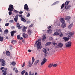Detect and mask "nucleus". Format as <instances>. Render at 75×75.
<instances>
[{
	"instance_id": "36",
	"label": "nucleus",
	"mask_w": 75,
	"mask_h": 75,
	"mask_svg": "<svg viewBox=\"0 0 75 75\" xmlns=\"http://www.w3.org/2000/svg\"><path fill=\"white\" fill-rule=\"evenodd\" d=\"M51 42H47V43L45 45H46V46H48V45H50V44H51Z\"/></svg>"
},
{
	"instance_id": "21",
	"label": "nucleus",
	"mask_w": 75,
	"mask_h": 75,
	"mask_svg": "<svg viewBox=\"0 0 75 75\" xmlns=\"http://www.w3.org/2000/svg\"><path fill=\"white\" fill-rule=\"evenodd\" d=\"M71 6L70 5L66 6L65 7V8L66 10H68V9L70 8H71Z\"/></svg>"
},
{
	"instance_id": "30",
	"label": "nucleus",
	"mask_w": 75,
	"mask_h": 75,
	"mask_svg": "<svg viewBox=\"0 0 75 75\" xmlns=\"http://www.w3.org/2000/svg\"><path fill=\"white\" fill-rule=\"evenodd\" d=\"M16 42H17V41H16V40H13V41L11 42V43H12V44H16Z\"/></svg>"
},
{
	"instance_id": "46",
	"label": "nucleus",
	"mask_w": 75,
	"mask_h": 75,
	"mask_svg": "<svg viewBox=\"0 0 75 75\" xmlns=\"http://www.w3.org/2000/svg\"><path fill=\"white\" fill-rule=\"evenodd\" d=\"M20 35H18L17 36V39H20Z\"/></svg>"
},
{
	"instance_id": "42",
	"label": "nucleus",
	"mask_w": 75,
	"mask_h": 75,
	"mask_svg": "<svg viewBox=\"0 0 75 75\" xmlns=\"http://www.w3.org/2000/svg\"><path fill=\"white\" fill-rule=\"evenodd\" d=\"M7 74V71H4L3 75H6Z\"/></svg>"
},
{
	"instance_id": "27",
	"label": "nucleus",
	"mask_w": 75,
	"mask_h": 75,
	"mask_svg": "<svg viewBox=\"0 0 75 75\" xmlns=\"http://www.w3.org/2000/svg\"><path fill=\"white\" fill-rule=\"evenodd\" d=\"M69 2H70L69 1H67L65 3L64 5H65V6H67V5H68V4L69 3Z\"/></svg>"
},
{
	"instance_id": "1",
	"label": "nucleus",
	"mask_w": 75,
	"mask_h": 75,
	"mask_svg": "<svg viewBox=\"0 0 75 75\" xmlns=\"http://www.w3.org/2000/svg\"><path fill=\"white\" fill-rule=\"evenodd\" d=\"M75 34V32L74 31L71 32V33L70 31H68L67 33V34L69 37H70V38L72 37V36H73L74 34Z\"/></svg>"
},
{
	"instance_id": "11",
	"label": "nucleus",
	"mask_w": 75,
	"mask_h": 75,
	"mask_svg": "<svg viewBox=\"0 0 75 75\" xmlns=\"http://www.w3.org/2000/svg\"><path fill=\"white\" fill-rule=\"evenodd\" d=\"M28 34L29 35H31V34H33V33L32 32V31L30 29L28 30Z\"/></svg>"
},
{
	"instance_id": "19",
	"label": "nucleus",
	"mask_w": 75,
	"mask_h": 75,
	"mask_svg": "<svg viewBox=\"0 0 75 75\" xmlns=\"http://www.w3.org/2000/svg\"><path fill=\"white\" fill-rule=\"evenodd\" d=\"M66 24L65 23H62L61 26L62 28H65V27H66Z\"/></svg>"
},
{
	"instance_id": "3",
	"label": "nucleus",
	"mask_w": 75,
	"mask_h": 75,
	"mask_svg": "<svg viewBox=\"0 0 75 75\" xmlns=\"http://www.w3.org/2000/svg\"><path fill=\"white\" fill-rule=\"evenodd\" d=\"M38 41H39V40H38L36 42L35 44H37H37L38 48V49H40V48H41V42H40Z\"/></svg>"
},
{
	"instance_id": "61",
	"label": "nucleus",
	"mask_w": 75,
	"mask_h": 75,
	"mask_svg": "<svg viewBox=\"0 0 75 75\" xmlns=\"http://www.w3.org/2000/svg\"><path fill=\"white\" fill-rule=\"evenodd\" d=\"M23 38L22 37H21L19 38V39L20 40H23Z\"/></svg>"
},
{
	"instance_id": "45",
	"label": "nucleus",
	"mask_w": 75,
	"mask_h": 75,
	"mask_svg": "<svg viewBox=\"0 0 75 75\" xmlns=\"http://www.w3.org/2000/svg\"><path fill=\"white\" fill-rule=\"evenodd\" d=\"M52 44H53V45H57V43H56L55 42H52Z\"/></svg>"
},
{
	"instance_id": "50",
	"label": "nucleus",
	"mask_w": 75,
	"mask_h": 75,
	"mask_svg": "<svg viewBox=\"0 0 75 75\" xmlns=\"http://www.w3.org/2000/svg\"><path fill=\"white\" fill-rule=\"evenodd\" d=\"M28 14L27 15V16L28 17H30V14L29 13H28Z\"/></svg>"
},
{
	"instance_id": "48",
	"label": "nucleus",
	"mask_w": 75,
	"mask_h": 75,
	"mask_svg": "<svg viewBox=\"0 0 75 75\" xmlns=\"http://www.w3.org/2000/svg\"><path fill=\"white\" fill-rule=\"evenodd\" d=\"M49 40H53V38H52V37H49Z\"/></svg>"
},
{
	"instance_id": "51",
	"label": "nucleus",
	"mask_w": 75,
	"mask_h": 75,
	"mask_svg": "<svg viewBox=\"0 0 75 75\" xmlns=\"http://www.w3.org/2000/svg\"><path fill=\"white\" fill-rule=\"evenodd\" d=\"M19 16L20 17H21V18H23V15H19Z\"/></svg>"
},
{
	"instance_id": "38",
	"label": "nucleus",
	"mask_w": 75,
	"mask_h": 75,
	"mask_svg": "<svg viewBox=\"0 0 75 75\" xmlns=\"http://www.w3.org/2000/svg\"><path fill=\"white\" fill-rule=\"evenodd\" d=\"M64 6L65 4H63L61 7V9H62V8H64Z\"/></svg>"
},
{
	"instance_id": "9",
	"label": "nucleus",
	"mask_w": 75,
	"mask_h": 75,
	"mask_svg": "<svg viewBox=\"0 0 75 75\" xmlns=\"http://www.w3.org/2000/svg\"><path fill=\"white\" fill-rule=\"evenodd\" d=\"M23 37L24 38H28V36L25 33H23Z\"/></svg>"
},
{
	"instance_id": "32",
	"label": "nucleus",
	"mask_w": 75,
	"mask_h": 75,
	"mask_svg": "<svg viewBox=\"0 0 75 75\" xmlns=\"http://www.w3.org/2000/svg\"><path fill=\"white\" fill-rule=\"evenodd\" d=\"M21 21H23V22H26V20L24 18H21Z\"/></svg>"
},
{
	"instance_id": "12",
	"label": "nucleus",
	"mask_w": 75,
	"mask_h": 75,
	"mask_svg": "<svg viewBox=\"0 0 75 75\" xmlns=\"http://www.w3.org/2000/svg\"><path fill=\"white\" fill-rule=\"evenodd\" d=\"M60 21L62 24L65 23V20L63 18L60 19Z\"/></svg>"
},
{
	"instance_id": "34",
	"label": "nucleus",
	"mask_w": 75,
	"mask_h": 75,
	"mask_svg": "<svg viewBox=\"0 0 75 75\" xmlns=\"http://www.w3.org/2000/svg\"><path fill=\"white\" fill-rule=\"evenodd\" d=\"M46 39V37H45V36H44L43 38H42V41H44Z\"/></svg>"
},
{
	"instance_id": "29",
	"label": "nucleus",
	"mask_w": 75,
	"mask_h": 75,
	"mask_svg": "<svg viewBox=\"0 0 75 75\" xmlns=\"http://www.w3.org/2000/svg\"><path fill=\"white\" fill-rule=\"evenodd\" d=\"M53 66V64L51 63L48 66V68H51Z\"/></svg>"
},
{
	"instance_id": "59",
	"label": "nucleus",
	"mask_w": 75,
	"mask_h": 75,
	"mask_svg": "<svg viewBox=\"0 0 75 75\" xmlns=\"http://www.w3.org/2000/svg\"><path fill=\"white\" fill-rule=\"evenodd\" d=\"M32 65V64L30 63V64H29V66L30 67H31Z\"/></svg>"
},
{
	"instance_id": "33",
	"label": "nucleus",
	"mask_w": 75,
	"mask_h": 75,
	"mask_svg": "<svg viewBox=\"0 0 75 75\" xmlns=\"http://www.w3.org/2000/svg\"><path fill=\"white\" fill-rule=\"evenodd\" d=\"M4 34H7V33H8V30L7 29L5 30L4 31Z\"/></svg>"
},
{
	"instance_id": "7",
	"label": "nucleus",
	"mask_w": 75,
	"mask_h": 75,
	"mask_svg": "<svg viewBox=\"0 0 75 75\" xmlns=\"http://www.w3.org/2000/svg\"><path fill=\"white\" fill-rule=\"evenodd\" d=\"M16 30H13L11 32V35L12 37H14V34L16 33Z\"/></svg>"
},
{
	"instance_id": "26",
	"label": "nucleus",
	"mask_w": 75,
	"mask_h": 75,
	"mask_svg": "<svg viewBox=\"0 0 75 75\" xmlns=\"http://www.w3.org/2000/svg\"><path fill=\"white\" fill-rule=\"evenodd\" d=\"M43 51L45 53V54H47V50H46V49L45 48H43Z\"/></svg>"
},
{
	"instance_id": "56",
	"label": "nucleus",
	"mask_w": 75,
	"mask_h": 75,
	"mask_svg": "<svg viewBox=\"0 0 75 75\" xmlns=\"http://www.w3.org/2000/svg\"><path fill=\"white\" fill-rule=\"evenodd\" d=\"M28 52H30L32 51L31 50H28Z\"/></svg>"
},
{
	"instance_id": "60",
	"label": "nucleus",
	"mask_w": 75,
	"mask_h": 75,
	"mask_svg": "<svg viewBox=\"0 0 75 75\" xmlns=\"http://www.w3.org/2000/svg\"><path fill=\"white\" fill-rule=\"evenodd\" d=\"M52 27L51 26H50L48 28V29H50V28H51Z\"/></svg>"
},
{
	"instance_id": "40",
	"label": "nucleus",
	"mask_w": 75,
	"mask_h": 75,
	"mask_svg": "<svg viewBox=\"0 0 75 75\" xmlns=\"http://www.w3.org/2000/svg\"><path fill=\"white\" fill-rule=\"evenodd\" d=\"M10 24V23H6L5 24V26H6V27H7V26H8V25H9Z\"/></svg>"
},
{
	"instance_id": "63",
	"label": "nucleus",
	"mask_w": 75,
	"mask_h": 75,
	"mask_svg": "<svg viewBox=\"0 0 75 75\" xmlns=\"http://www.w3.org/2000/svg\"><path fill=\"white\" fill-rule=\"evenodd\" d=\"M4 69V67H2L0 68L1 70H2V69Z\"/></svg>"
},
{
	"instance_id": "64",
	"label": "nucleus",
	"mask_w": 75,
	"mask_h": 75,
	"mask_svg": "<svg viewBox=\"0 0 75 75\" xmlns=\"http://www.w3.org/2000/svg\"><path fill=\"white\" fill-rule=\"evenodd\" d=\"M2 31V30H1V28H0V32H1V33Z\"/></svg>"
},
{
	"instance_id": "17",
	"label": "nucleus",
	"mask_w": 75,
	"mask_h": 75,
	"mask_svg": "<svg viewBox=\"0 0 75 75\" xmlns=\"http://www.w3.org/2000/svg\"><path fill=\"white\" fill-rule=\"evenodd\" d=\"M1 66H5V65H6L5 61L4 60V61L1 62Z\"/></svg>"
},
{
	"instance_id": "53",
	"label": "nucleus",
	"mask_w": 75,
	"mask_h": 75,
	"mask_svg": "<svg viewBox=\"0 0 75 75\" xmlns=\"http://www.w3.org/2000/svg\"><path fill=\"white\" fill-rule=\"evenodd\" d=\"M9 22H10V23H13V21L12 20H10Z\"/></svg>"
},
{
	"instance_id": "8",
	"label": "nucleus",
	"mask_w": 75,
	"mask_h": 75,
	"mask_svg": "<svg viewBox=\"0 0 75 75\" xmlns=\"http://www.w3.org/2000/svg\"><path fill=\"white\" fill-rule=\"evenodd\" d=\"M47 59L45 58L44 59L43 61L41 63V65H44L47 62Z\"/></svg>"
},
{
	"instance_id": "13",
	"label": "nucleus",
	"mask_w": 75,
	"mask_h": 75,
	"mask_svg": "<svg viewBox=\"0 0 75 75\" xmlns=\"http://www.w3.org/2000/svg\"><path fill=\"white\" fill-rule=\"evenodd\" d=\"M65 20H68V21H69V20L71 19V17L67 16H66L65 18Z\"/></svg>"
},
{
	"instance_id": "6",
	"label": "nucleus",
	"mask_w": 75,
	"mask_h": 75,
	"mask_svg": "<svg viewBox=\"0 0 75 75\" xmlns=\"http://www.w3.org/2000/svg\"><path fill=\"white\" fill-rule=\"evenodd\" d=\"M71 42H68L66 44V47H71Z\"/></svg>"
},
{
	"instance_id": "57",
	"label": "nucleus",
	"mask_w": 75,
	"mask_h": 75,
	"mask_svg": "<svg viewBox=\"0 0 75 75\" xmlns=\"http://www.w3.org/2000/svg\"><path fill=\"white\" fill-rule=\"evenodd\" d=\"M32 74H31V72L30 71L29 73V75H32Z\"/></svg>"
},
{
	"instance_id": "5",
	"label": "nucleus",
	"mask_w": 75,
	"mask_h": 75,
	"mask_svg": "<svg viewBox=\"0 0 75 75\" xmlns=\"http://www.w3.org/2000/svg\"><path fill=\"white\" fill-rule=\"evenodd\" d=\"M19 15L18 14H17L14 18V20L15 22H17V20H18V17Z\"/></svg>"
},
{
	"instance_id": "22",
	"label": "nucleus",
	"mask_w": 75,
	"mask_h": 75,
	"mask_svg": "<svg viewBox=\"0 0 75 75\" xmlns=\"http://www.w3.org/2000/svg\"><path fill=\"white\" fill-rule=\"evenodd\" d=\"M73 25V23H71V24L69 25L68 26V28L69 29H71V27H72V26Z\"/></svg>"
},
{
	"instance_id": "47",
	"label": "nucleus",
	"mask_w": 75,
	"mask_h": 75,
	"mask_svg": "<svg viewBox=\"0 0 75 75\" xmlns=\"http://www.w3.org/2000/svg\"><path fill=\"white\" fill-rule=\"evenodd\" d=\"M38 62H39V60H36L35 63V64H37V63H38Z\"/></svg>"
},
{
	"instance_id": "52",
	"label": "nucleus",
	"mask_w": 75,
	"mask_h": 75,
	"mask_svg": "<svg viewBox=\"0 0 75 75\" xmlns=\"http://www.w3.org/2000/svg\"><path fill=\"white\" fill-rule=\"evenodd\" d=\"M55 47L56 48H59V46H58V45L56 46Z\"/></svg>"
},
{
	"instance_id": "49",
	"label": "nucleus",
	"mask_w": 75,
	"mask_h": 75,
	"mask_svg": "<svg viewBox=\"0 0 75 75\" xmlns=\"http://www.w3.org/2000/svg\"><path fill=\"white\" fill-rule=\"evenodd\" d=\"M57 66V65L56 64H54L53 65V67H56Z\"/></svg>"
},
{
	"instance_id": "20",
	"label": "nucleus",
	"mask_w": 75,
	"mask_h": 75,
	"mask_svg": "<svg viewBox=\"0 0 75 75\" xmlns=\"http://www.w3.org/2000/svg\"><path fill=\"white\" fill-rule=\"evenodd\" d=\"M59 35H59V37H63V34H62V33L61 31H60L59 32Z\"/></svg>"
},
{
	"instance_id": "10",
	"label": "nucleus",
	"mask_w": 75,
	"mask_h": 75,
	"mask_svg": "<svg viewBox=\"0 0 75 75\" xmlns=\"http://www.w3.org/2000/svg\"><path fill=\"white\" fill-rule=\"evenodd\" d=\"M16 26L18 28V29H21V27H20V23H16Z\"/></svg>"
},
{
	"instance_id": "4",
	"label": "nucleus",
	"mask_w": 75,
	"mask_h": 75,
	"mask_svg": "<svg viewBox=\"0 0 75 75\" xmlns=\"http://www.w3.org/2000/svg\"><path fill=\"white\" fill-rule=\"evenodd\" d=\"M24 10L25 11H29V8H28V6L27 4H25L24 5Z\"/></svg>"
},
{
	"instance_id": "35",
	"label": "nucleus",
	"mask_w": 75,
	"mask_h": 75,
	"mask_svg": "<svg viewBox=\"0 0 75 75\" xmlns=\"http://www.w3.org/2000/svg\"><path fill=\"white\" fill-rule=\"evenodd\" d=\"M7 69L6 68H4L2 70V72H6V71H7Z\"/></svg>"
},
{
	"instance_id": "41",
	"label": "nucleus",
	"mask_w": 75,
	"mask_h": 75,
	"mask_svg": "<svg viewBox=\"0 0 75 75\" xmlns=\"http://www.w3.org/2000/svg\"><path fill=\"white\" fill-rule=\"evenodd\" d=\"M11 11H10L8 12V14L10 16H11V15L12 14V12H11Z\"/></svg>"
},
{
	"instance_id": "37",
	"label": "nucleus",
	"mask_w": 75,
	"mask_h": 75,
	"mask_svg": "<svg viewBox=\"0 0 75 75\" xmlns=\"http://www.w3.org/2000/svg\"><path fill=\"white\" fill-rule=\"evenodd\" d=\"M58 1H57L56 2H54L53 4H52V5L54 6V5H55V4H58Z\"/></svg>"
},
{
	"instance_id": "39",
	"label": "nucleus",
	"mask_w": 75,
	"mask_h": 75,
	"mask_svg": "<svg viewBox=\"0 0 75 75\" xmlns=\"http://www.w3.org/2000/svg\"><path fill=\"white\" fill-rule=\"evenodd\" d=\"M25 72V71L23 70L21 72V74L22 75H24V73Z\"/></svg>"
},
{
	"instance_id": "23",
	"label": "nucleus",
	"mask_w": 75,
	"mask_h": 75,
	"mask_svg": "<svg viewBox=\"0 0 75 75\" xmlns=\"http://www.w3.org/2000/svg\"><path fill=\"white\" fill-rule=\"evenodd\" d=\"M63 39H64V40L65 41H68L69 40V39H68V38L65 37H63Z\"/></svg>"
},
{
	"instance_id": "28",
	"label": "nucleus",
	"mask_w": 75,
	"mask_h": 75,
	"mask_svg": "<svg viewBox=\"0 0 75 75\" xmlns=\"http://www.w3.org/2000/svg\"><path fill=\"white\" fill-rule=\"evenodd\" d=\"M11 64L12 65H13V66H14L15 65H16V62H11Z\"/></svg>"
},
{
	"instance_id": "55",
	"label": "nucleus",
	"mask_w": 75,
	"mask_h": 75,
	"mask_svg": "<svg viewBox=\"0 0 75 75\" xmlns=\"http://www.w3.org/2000/svg\"><path fill=\"white\" fill-rule=\"evenodd\" d=\"M25 63H23V65H22V67H24V66H25Z\"/></svg>"
},
{
	"instance_id": "54",
	"label": "nucleus",
	"mask_w": 75,
	"mask_h": 75,
	"mask_svg": "<svg viewBox=\"0 0 75 75\" xmlns=\"http://www.w3.org/2000/svg\"><path fill=\"white\" fill-rule=\"evenodd\" d=\"M33 26V24H31L29 26V27H31Z\"/></svg>"
},
{
	"instance_id": "16",
	"label": "nucleus",
	"mask_w": 75,
	"mask_h": 75,
	"mask_svg": "<svg viewBox=\"0 0 75 75\" xmlns=\"http://www.w3.org/2000/svg\"><path fill=\"white\" fill-rule=\"evenodd\" d=\"M59 30H58V32L57 31H56L54 32V34H53V35H59Z\"/></svg>"
},
{
	"instance_id": "31",
	"label": "nucleus",
	"mask_w": 75,
	"mask_h": 75,
	"mask_svg": "<svg viewBox=\"0 0 75 75\" xmlns=\"http://www.w3.org/2000/svg\"><path fill=\"white\" fill-rule=\"evenodd\" d=\"M32 64H33L34 62V61L35 60V59H34V57H33L32 58Z\"/></svg>"
},
{
	"instance_id": "24",
	"label": "nucleus",
	"mask_w": 75,
	"mask_h": 75,
	"mask_svg": "<svg viewBox=\"0 0 75 75\" xmlns=\"http://www.w3.org/2000/svg\"><path fill=\"white\" fill-rule=\"evenodd\" d=\"M47 33L48 34H51L52 33V30L51 29H49L48 30H47Z\"/></svg>"
},
{
	"instance_id": "62",
	"label": "nucleus",
	"mask_w": 75,
	"mask_h": 75,
	"mask_svg": "<svg viewBox=\"0 0 75 75\" xmlns=\"http://www.w3.org/2000/svg\"><path fill=\"white\" fill-rule=\"evenodd\" d=\"M25 75H28V73L26 72L25 74Z\"/></svg>"
},
{
	"instance_id": "14",
	"label": "nucleus",
	"mask_w": 75,
	"mask_h": 75,
	"mask_svg": "<svg viewBox=\"0 0 75 75\" xmlns=\"http://www.w3.org/2000/svg\"><path fill=\"white\" fill-rule=\"evenodd\" d=\"M27 28V27H25V26H24L23 27V28L22 29V31L23 33H25V31H26V30H25Z\"/></svg>"
},
{
	"instance_id": "18",
	"label": "nucleus",
	"mask_w": 75,
	"mask_h": 75,
	"mask_svg": "<svg viewBox=\"0 0 75 75\" xmlns=\"http://www.w3.org/2000/svg\"><path fill=\"white\" fill-rule=\"evenodd\" d=\"M6 54L8 57L10 56V52L9 51H7L6 52Z\"/></svg>"
},
{
	"instance_id": "2",
	"label": "nucleus",
	"mask_w": 75,
	"mask_h": 75,
	"mask_svg": "<svg viewBox=\"0 0 75 75\" xmlns=\"http://www.w3.org/2000/svg\"><path fill=\"white\" fill-rule=\"evenodd\" d=\"M14 9V6L13 5L10 4L9 5V8H8V11H13V9Z\"/></svg>"
},
{
	"instance_id": "44",
	"label": "nucleus",
	"mask_w": 75,
	"mask_h": 75,
	"mask_svg": "<svg viewBox=\"0 0 75 75\" xmlns=\"http://www.w3.org/2000/svg\"><path fill=\"white\" fill-rule=\"evenodd\" d=\"M4 61V60L3 59H0V62H3V61Z\"/></svg>"
},
{
	"instance_id": "15",
	"label": "nucleus",
	"mask_w": 75,
	"mask_h": 75,
	"mask_svg": "<svg viewBox=\"0 0 75 75\" xmlns=\"http://www.w3.org/2000/svg\"><path fill=\"white\" fill-rule=\"evenodd\" d=\"M58 45L59 48H62L63 46V44L62 43H59L58 44Z\"/></svg>"
},
{
	"instance_id": "58",
	"label": "nucleus",
	"mask_w": 75,
	"mask_h": 75,
	"mask_svg": "<svg viewBox=\"0 0 75 75\" xmlns=\"http://www.w3.org/2000/svg\"><path fill=\"white\" fill-rule=\"evenodd\" d=\"M23 12L22 11H21L19 12V14H23Z\"/></svg>"
},
{
	"instance_id": "25",
	"label": "nucleus",
	"mask_w": 75,
	"mask_h": 75,
	"mask_svg": "<svg viewBox=\"0 0 75 75\" xmlns=\"http://www.w3.org/2000/svg\"><path fill=\"white\" fill-rule=\"evenodd\" d=\"M3 40H4V37H1V36H0V41L2 42V41H3Z\"/></svg>"
},
{
	"instance_id": "43",
	"label": "nucleus",
	"mask_w": 75,
	"mask_h": 75,
	"mask_svg": "<svg viewBox=\"0 0 75 75\" xmlns=\"http://www.w3.org/2000/svg\"><path fill=\"white\" fill-rule=\"evenodd\" d=\"M14 12L15 13H18V11L15 10H14Z\"/></svg>"
}]
</instances>
